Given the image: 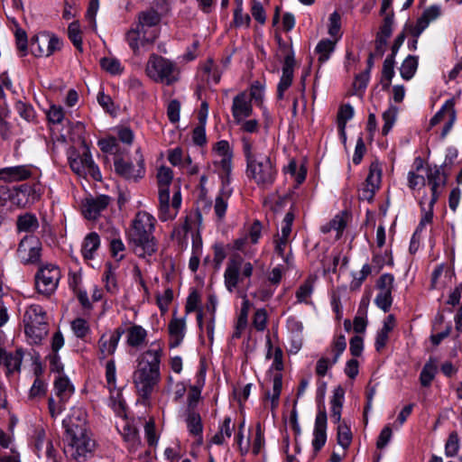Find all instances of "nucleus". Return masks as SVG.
Wrapping results in <instances>:
<instances>
[{"label":"nucleus","instance_id":"f257e3e1","mask_svg":"<svg viewBox=\"0 0 462 462\" xmlns=\"http://www.w3.org/2000/svg\"><path fill=\"white\" fill-rule=\"evenodd\" d=\"M162 346L158 342H152L136 358L133 373V383L137 395L147 402L158 388L161 380L160 365L162 356Z\"/></svg>","mask_w":462,"mask_h":462},{"label":"nucleus","instance_id":"f03ea898","mask_svg":"<svg viewBox=\"0 0 462 462\" xmlns=\"http://www.w3.org/2000/svg\"><path fill=\"white\" fill-rule=\"evenodd\" d=\"M155 218L147 212H138L128 232V241L134 254L145 258L157 251V243L153 236Z\"/></svg>","mask_w":462,"mask_h":462},{"label":"nucleus","instance_id":"7ed1b4c3","mask_svg":"<svg viewBox=\"0 0 462 462\" xmlns=\"http://www.w3.org/2000/svg\"><path fill=\"white\" fill-rule=\"evenodd\" d=\"M243 152L246 161L247 176L262 187L271 186L275 180L277 171L271 158L257 152L250 138H242Z\"/></svg>","mask_w":462,"mask_h":462},{"label":"nucleus","instance_id":"20e7f679","mask_svg":"<svg viewBox=\"0 0 462 462\" xmlns=\"http://www.w3.org/2000/svg\"><path fill=\"white\" fill-rule=\"evenodd\" d=\"M173 179L172 171L165 166L158 170L157 180L159 186V218L162 221L173 219L181 205V195L180 189L174 192L170 203L169 185Z\"/></svg>","mask_w":462,"mask_h":462},{"label":"nucleus","instance_id":"39448f33","mask_svg":"<svg viewBox=\"0 0 462 462\" xmlns=\"http://www.w3.org/2000/svg\"><path fill=\"white\" fill-rule=\"evenodd\" d=\"M66 440L68 442L65 448V454L69 458L77 462H84L93 453L95 441L90 438L88 428L70 426L66 430Z\"/></svg>","mask_w":462,"mask_h":462},{"label":"nucleus","instance_id":"423d86ee","mask_svg":"<svg viewBox=\"0 0 462 462\" xmlns=\"http://www.w3.org/2000/svg\"><path fill=\"white\" fill-rule=\"evenodd\" d=\"M254 272V266L240 254H233L226 263L224 273V282L226 290L233 292L239 284H243L246 279H250Z\"/></svg>","mask_w":462,"mask_h":462},{"label":"nucleus","instance_id":"0eeeda50","mask_svg":"<svg viewBox=\"0 0 462 462\" xmlns=\"http://www.w3.org/2000/svg\"><path fill=\"white\" fill-rule=\"evenodd\" d=\"M175 64L162 56L152 53L146 65V73L156 82L171 85L177 80Z\"/></svg>","mask_w":462,"mask_h":462},{"label":"nucleus","instance_id":"6e6552de","mask_svg":"<svg viewBox=\"0 0 462 462\" xmlns=\"http://www.w3.org/2000/svg\"><path fill=\"white\" fill-rule=\"evenodd\" d=\"M60 277V270L57 265L49 263L41 266L35 274L37 291L47 297L52 295L58 288Z\"/></svg>","mask_w":462,"mask_h":462},{"label":"nucleus","instance_id":"1a4fd4ad","mask_svg":"<svg viewBox=\"0 0 462 462\" xmlns=\"http://www.w3.org/2000/svg\"><path fill=\"white\" fill-rule=\"evenodd\" d=\"M158 37V32L144 31L134 23L125 34V40L134 55H139L142 49L149 50Z\"/></svg>","mask_w":462,"mask_h":462},{"label":"nucleus","instance_id":"9d476101","mask_svg":"<svg viewBox=\"0 0 462 462\" xmlns=\"http://www.w3.org/2000/svg\"><path fill=\"white\" fill-rule=\"evenodd\" d=\"M69 162L71 170L79 176H91L95 180H101V173L98 167L95 164L92 156L88 149L82 154L73 152L69 156Z\"/></svg>","mask_w":462,"mask_h":462},{"label":"nucleus","instance_id":"9b49d317","mask_svg":"<svg viewBox=\"0 0 462 462\" xmlns=\"http://www.w3.org/2000/svg\"><path fill=\"white\" fill-rule=\"evenodd\" d=\"M60 40L48 32H41L31 39V52L36 57H49L54 51L60 50Z\"/></svg>","mask_w":462,"mask_h":462},{"label":"nucleus","instance_id":"f8f14e48","mask_svg":"<svg viewBox=\"0 0 462 462\" xmlns=\"http://www.w3.org/2000/svg\"><path fill=\"white\" fill-rule=\"evenodd\" d=\"M42 243L34 236H25L19 243L17 256L23 264H35L40 262Z\"/></svg>","mask_w":462,"mask_h":462},{"label":"nucleus","instance_id":"ddd939ff","mask_svg":"<svg viewBox=\"0 0 462 462\" xmlns=\"http://www.w3.org/2000/svg\"><path fill=\"white\" fill-rule=\"evenodd\" d=\"M382 180V168L377 161L373 162L369 167L368 175L358 192L361 200L371 202L376 191L380 189Z\"/></svg>","mask_w":462,"mask_h":462},{"label":"nucleus","instance_id":"4468645a","mask_svg":"<svg viewBox=\"0 0 462 462\" xmlns=\"http://www.w3.org/2000/svg\"><path fill=\"white\" fill-rule=\"evenodd\" d=\"M114 165L116 172L128 180L137 181L145 174L144 162L142 156L138 160L136 166L123 159L116 160Z\"/></svg>","mask_w":462,"mask_h":462},{"label":"nucleus","instance_id":"2eb2a0df","mask_svg":"<svg viewBox=\"0 0 462 462\" xmlns=\"http://www.w3.org/2000/svg\"><path fill=\"white\" fill-rule=\"evenodd\" d=\"M123 334H125V329L119 327L109 333L103 334L100 337L97 342L100 359H106L115 354Z\"/></svg>","mask_w":462,"mask_h":462},{"label":"nucleus","instance_id":"dca6fc26","mask_svg":"<svg viewBox=\"0 0 462 462\" xmlns=\"http://www.w3.org/2000/svg\"><path fill=\"white\" fill-rule=\"evenodd\" d=\"M231 112L234 121L240 124L244 119L253 115V106L251 98L245 91L240 92L233 98Z\"/></svg>","mask_w":462,"mask_h":462},{"label":"nucleus","instance_id":"f3484780","mask_svg":"<svg viewBox=\"0 0 462 462\" xmlns=\"http://www.w3.org/2000/svg\"><path fill=\"white\" fill-rule=\"evenodd\" d=\"M404 40V29L399 33L397 36L393 47H392V53L390 56H388L383 65V71H382V85L383 89H387L390 85L391 81L394 76V56L400 50L402 42Z\"/></svg>","mask_w":462,"mask_h":462},{"label":"nucleus","instance_id":"a211bd4d","mask_svg":"<svg viewBox=\"0 0 462 462\" xmlns=\"http://www.w3.org/2000/svg\"><path fill=\"white\" fill-rule=\"evenodd\" d=\"M33 166L23 164L0 169V180L4 182H19L29 180L32 176Z\"/></svg>","mask_w":462,"mask_h":462},{"label":"nucleus","instance_id":"6ab92c4d","mask_svg":"<svg viewBox=\"0 0 462 462\" xmlns=\"http://www.w3.org/2000/svg\"><path fill=\"white\" fill-rule=\"evenodd\" d=\"M327 412L323 407L317 413L313 430L312 447L316 453L323 448L327 441Z\"/></svg>","mask_w":462,"mask_h":462},{"label":"nucleus","instance_id":"aec40b11","mask_svg":"<svg viewBox=\"0 0 462 462\" xmlns=\"http://www.w3.org/2000/svg\"><path fill=\"white\" fill-rule=\"evenodd\" d=\"M295 60L293 54H288L284 58L282 74L277 86V97L282 99L284 92L291 87L293 79Z\"/></svg>","mask_w":462,"mask_h":462},{"label":"nucleus","instance_id":"412c9836","mask_svg":"<svg viewBox=\"0 0 462 462\" xmlns=\"http://www.w3.org/2000/svg\"><path fill=\"white\" fill-rule=\"evenodd\" d=\"M23 359V351L22 348H18L14 352H8L0 347V365L6 368L7 375L20 372Z\"/></svg>","mask_w":462,"mask_h":462},{"label":"nucleus","instance_id":"4be33fe9","mask_svg":"<svg viewBox=\"0 0 462 462\" xmlns=\"http://www.w3.org/2000/svg\"><path fill=\"white\" fill-rule=\"evenodd\" d=\"M110 198L106 195L86 199L82 206L85 217L88 219H96L100 212L108 206Z\"/></svg>","mask_w":462,"mask_h":462},{"label":"nucleus","instance_id":"5701e85b","mask_svg":"<svg viewBox=\"0 0 462 462\" xmlns=\"http://www.w3.org/2000/svg\"><path fill=\"white\" fill-rule=\"evenodd\" d=\"M32 444L34 452L39 457L44 449V456L50 459H54L55 450L51 440H46V433L42 428H36L32 436Z\"/></svg>","mask_w":462,"mask_h":462},{"label":"nucleus","instance_id":"b1692460","mask_svg":"<svg viewBox=\"0 0 462 462\" xmlns=\"http://www.w3.org/2000/svg\"><path fill=\"white\" fill-rule=\"evenodd\" d=\"M233 189L228 186V180H224V185H221L214 204V212L217 220L222 221L226 216L228 206V200L232 196Z\"/></svg>","mask_w":462,"mask_h":462},{"label":"nucleus","instance_id":"393cba45","mask_svg":"<svg viewBox=\"0 0 462 462\" xmlns=\"http://www.w3.org/2000/svg\"><path fill=\"white\" fill-rule=\"evenodd\" d=\"M126 334L125 343L128 346L136 350L143 348L147 344V330L141 325H132L125 330Z\"/></svg>","mask_w":462,"mask_h":462},{"label":"nucleus","instance_id":"a878e982","mask_svg":"<svg viewBox=\"0 0 462 462\" xmlns=\"http://www.w3.org/2000/svg\"><path fill=\"white\" fill-rule=\"evenodd\" d=\"M161 22V15L153 9L140 12L136 21L134 23L144 31L159 32L158 25Z\"/></svg>","mask_w":462,"mask_h":462},{"label":"nucleus","instance_id":"bb28decb","mask_svg":"<svg viewBox=\"0 0 462 462\" xmlns=\"http://www.w3.org/2000/svg\"><path fill=\"white\" fill-rule=\"evenodd\" d=\"M440 14L439 7L433 5L426 9L420 17L418 18L416 24L411 26L409 31L414 37H419L420 34L428 27L429 23L439 17Z\"/></svg>","mask_w":462,"mask_h":462},{"label":"nucleus","instance_id":"cd10ccee","mask_svg":"<svg viewBox=\"0 0 462 462\" xmlns=\"http://www.w3.org/2000/svg\"><path fill=\"white\" fill-rule=\"evenodd\" d=\"M345 398V390L341 386H337L333 391V396L330 401L331 404V420L334 423L341 422V411Z\"/></svg>","mask_w":462,"mask_h":462},{"label":"nucleus","instance_id":"c85d7f7f","mask_svg":"<svg viewBox=\"0 0 462 462\" xmlns=\"http://www.w3.org/2000/svg\"><path fill=\"white\" fill-rule=\"evenodd\" d=\"M24 332L32 345H39L48 335V324L32 325L24 323Z\"/></svg>","mask_w":462,"mask_h":462},{"label":"nucleus","instance_id":"c756f323","mask_svg":"<svg viewBox=\"0 0 462 462\" xmlns=\"http://www.w3.org/2000/svg\"><path fill=\"white\" fill-rule=\"evenodd\" d=\"M23 323L32 325L48 324L46 322V312L43 308L38 304L28 306L24 312Z\"/></svg>","mask_w":462,"mask_h":462},{"label":"nucleus","instance_id":"7c9ffc66","mask_svg":"<svg viewBox=\"0 0 462 462\" xmlns=\"http://www.w3.org/2000/svg\"><path fill=\"white\" fill-rule=\"evenodd\" d=\"M395 326V319L393 315H388L383 321V328L378 331L375 338V348L380 351L383 348L388 341V334Z\"/></svg>","mask_w":462,"mask_h":462},{"label":"nucleus","instance_id":"2f4dec72","mask_svg":"<svg viewBox=\"0 0 462 462\" xmlns=\"http://www.w3.org/2000/svg\"><path fill=\"white\" fill-rule=\"evenodd\" d=\"M100 245V238L95 232L89 233L84 239L81 253L85 259L91 260Z\"/></svg>","mask_w":462,"mask_h":462},{"label":"nucleus","instance_id":"473e14b6","mask_svg":"<svg viewBox=\"0 0 462 462\" xmlns=\"http://www.w3.org/2000/svg\"><path fill=\"white\" fill-rule=\"evenodd\" d=\"M446 178L438 167L430 169L428 174V181L431 186V197H436L438 199L440 194V189L445 184Z\"/></svg>","mask_w":462,"mask_h":462},{"label":"nucleus","instance_id":"72a5a7b5","mask_svg":"<svg viewBox=\"0 0 462 462\" xmlns=\"http://www.w3.org/2000/svg\"><path fill=\"white\" fill-rule=\"evenodd\" d=\"M56 395L60 402H66L74 393V387L67 377L60 376L54 382Z\"/></svg>","mask_w":462,"mask_h":462},{"label":"nucleus","instance_id":"f704fd0d","mask_svg":"<svg viewBox=\"0 0 462 462\" xmlns=\"http://www.w3.org/2000/svg\"><path fill=\"white\" fill-rule=\"evenodd\" d=\"M184 322L180 319H172L169 324V333L171 336L170 346L171 347L178 346L184 337Z\"/></svg>","mask_w":462,"mask_h":462},{"label":"nucleus","instance_id":"c9c22d12","mask_svg":"<svg viewBox=\"0 0 462 462\" xmlns=\"http://www.w3.org/2000/svg\"><path fill=\"white\" fill-rule=\"evenodd\" d=\"M336 41L329 39L321 40L315 48V52L319 55L318 60L320 64L326 62L335 51Z\"/></svg>","mask_w":462,"mask_h":462},{"label":"nucleus","instance_id":"e433bc0d","mask_svg":"<svg viewBox=\"0 0 462 462\" xmlns=\"http://www.w3.org/2000/svg\"><path fill=\"white\" fill-rule=\"evenodd\" d=\"M16 226L19 232L29 233L35 231L39 227V222L33 214L26 213L18 217Z\"/></svg>","mask_w":462,"mask_h":462},{"label":"nucleus","instance_id":"4c0bfd02","mask_svg":"<svg viewBox=\"0 0 462 462\" xmlns=\"http://www.w3.org/2000/svg\"><path fill=\"white\" fill-rule=\"evenodd\" d=\"M63 426L66 430L72 426L80 428H87L86 425V413L81 409H73L71 414L63 420Z\"/></svg>","mask_w":462,"mask_h":462},{"label":"nucleus","instance_id":"58836bf2","mask_svg":"<svg viewBox=\"0 0 462 462\" xmlns=\"http://www.w3.org/2000/svg\"><path fill=\"white\" fill-rule=\"evenodd\" d=\"M399 113V108L393 105H390L389 108L383 112V126L382 129V134L383 135L388 134V133L393 128Z\"/></svg>","mask_w":462,"mask_h":462},{"label":"nucleus","instance_id":"ea45409f","mask_svg":"<svg viewBox=\"0 0 462 462\" xmlns=\"http://www.w3.org/2000/svg\"><path fill=\"white\" fill-rule=\"evenodd\" d=\"M337 444L344 449H346L352 441V432L350 428L346 424L345 421H343L342 423L337 424Z\"/></svg>","mask_w":462,"mask_h":462},{"label":"nucleus","instance_id":"a19ab883","mask_svg":"<svg viewBox=\"0 0 462 462\" xmlns=\"http://www.w3.org/2000/svg\"><path fill=\"white\" fill-rule=\"evenodd\" d=\"M436 201V197H430V199L423 198L420 200V204L423 212V216L421 217L420 226H424L425 224L431 222L433 217V206Z\"/></svg>","mask_w":462,"mask_h":462},{"label":"nucleus","instance_id":"79ce46f5","mask_svg":"<svg viewBox=\"0 0 462 462\" xmlns=\"http://www.w3.org/2000/svg\"><path fill=\"white\" fill-rule=\"evenodd\" d=\"M187 427L190 434L200 436L202 433V423L200 415L195 411H189L186 419Z\"/></svg>","mask_w":462,"mask_h":462},{"label":"nucleus","instance_id":"37998d69","mask_svg":"<svg viewBox=\"0 0 462 462\" xmlns=\"http://www.w3.org/2000/svg\"><path fill=\"white\" fill-rule=\"evenodd\" d=\"M103 281L105 282V286L108 292L115 294L117 291L116 273L112 268L111 263L106 264V270L103 274Z\"/></svg>","mask_w":462,"mask_h":462},{"label":"nucleus","instance_id":"c03bdc74","mask_svg":"<svg viewBox=\"0 0 462 462\" xmlns=\"http://www.w3.org/2000/svg\"><path fill=\"white\" fill-rule=\"evenodd\" d=\"M79 22H72L68 27V36L73 45L82 51V35Z\"/></svg>","mask_w":462,"mask_h":462},{"label":"nucleus","instance_id":"a18cd8bd","mask_svg":"<svg viewBox=\"0 0 462 462\" xmlns=\"http://www.w3.org/2000/svg\"><path fill=\"white\" fill-rule=\"evenodd\" d=\"M329 24H328V34L334 38V41L337 42V40L341 37V16L340 14L335 11L329 16Z\"/></svg>","mask_w":462,"mask_h":462},{"label":"nucleus","instance_id":"49530a36","mask_svg":"<svg viewBox=\"0 0 462 462\" xmlns=\"http://www.w3.org/2000/svg\"><path fill=\"white\" fill-rule=\"evenodd\" d=\"M15 109L25 121L32 122L35 119V110L31 104L19 100L15 103Z\"/></svg>","mask_w":462,"mask_h":462},{"label":"nucleus","instance_id":"de8ad7c7","mask_svg":"<svg viewBox=\"0 0 462 462\" xmlns=\"http://www.w3.org/2000/svg\"><path fill=\"white\" fill-rule=\"evenodd\" d=\"M436 372H437V364L435 361L430 360L424 365V367L420 373V379L421 384L423 386H428L433 380V378L436 374Z\"/></svg>","mask_w":462,"mask_h":462},{"label":"nucleus","instance_id":"09e8293b","mask_svg":"<svg viewBox=\"0 0 462 462\" xmlns=\"http://www.w3.org/2000/svg\"><path fill=\"white\" fill-rule=\"evenodd\" d=\"M222 172L220 174L221 178V185H224V180H228V186H230L231 179V171H232V156H224L220 157L219 162H217Z\"/></svg>","mask_w":462,"mask_h":462},{"label":"nucleus","instance_id":"8fccbe9b","mask_svg":"<svg viewBox=\"0 0 462 462\" xmlns=\"http://www.w3.org/2000/svg\"><path fill=\"white\" fill-rule=\"evenodd\" d=\"M71 328L79 338H84L90 331L88 321L81 318H78L71 322Z\"/></svg>","mask_w":462,"mask_h":462},{"label":"nucleus","instance_id":"3c124183","mask_svg":"<svg viewBox=\"0 0 462 462\" xmlns=\"http://www.w3.org/2000/svg\"><path fill=\"white\" fill-rule=\"evenodd\" d=\"M100 65L103 69L114 75L121 73L123 69L120 61L116 58H103Z\"/></svg>","mask_w":462,"mask_h":462},{"label":"nucleus","instance_id":"603ef678","mask_svg":"<svg viewBox=\"0 0 462 462\" xmlns=\"http://www.w3.org/2000/svg\"><path fill=\"white\" fill-rule=\"evenodd\" d=\"M289 243V239L279 237L275 241V253L290 266L291 264V254H285V248Z\"/></svg>","mask_w":462,"mask_h":462},{"label":"nucleus","instance_id":"864d4df0","mask_svg":"<svg viewBox=\"0 0 462 462\" xmlns=\"http://www.w3.org/2000/svg\"><path fill=\"white\" fill-rule=\"evenodd\" d=\"M451 111H455L454 102L452 99H448L442 106L441 109L439 112H437V114L430 119V125H435L439 124L445 116H447L448 118H449Z\"/></svg>","mask_w":462,"mask_h":462},{"label":"nucleus","instance_id":"5fc2aeb1","mask_svg":"<svg viewBox=\"0 0 462 462\" xmlns=\"http://www.w3.org/2000/svg\"><path fill=\"white\" fill-rule=\"evenodd\" d=\"M125 245L120 238H112L110 241V252L112 256L116 261H121L125 258Z\"/></svg>","mask_w":462,"mask_h":462},{"label":"nucleus","instance_id":"6e6d98bb","mask_svg":"<svg viewBox=\"0 0 462 462\" xmlns=\"http://www.w3.org/2000/svg\"><path fill=\"white\" fill-rule=\"evenodd\" d=\"M372 266L368 263L363 265L361 271L356 274H354V279L350 283L351 290H357L360 288L363 282L366 279V277L371 273Z\"/></svg>","mask_w":462,"mask_h":462},{"label":"nucleus","instance_id":"4d7b16f0","mask_svg":"<svg viewBox=\"0 0 462 462\" xmlns=\"http://www.w3.org/2000/svg\"><path fill=\"white\" fill-rule=\"evenodd\" d=\"M459 449V439L457 432H451L445 445V453L448 457H454Z\"/></svg>","mask_w":462,"mask_h":462},{"label":"nucleus","instance_id":"13d9d810","mask_svg":"<svg viewBox=\"0 0 462 462\" xmlns=\"http://www.w3.org/2000/svg\"><path fill=\"white\" fill-rule=\"evenodd\" d=\"M313 292V286L310 281H306L303 282L296 291V298L298 302H305L307 303L308 299L311 296Z\"/></svg>","mask_w":462,"mask_h":462},{"label":"nucleus","instance_id":"bf43d9fd","mask_svg":"<svg viewBox=\"0 0 462 462\" xmlns=\"http://www.w3.org/2000/svg\"><path fill=\"white\" fill-rule=\"evenodd\" d=\"M250 23V16L243 13L242 0H237V6L234 12V23L236 26L246 25Z\"/></svg>","mask_w":462,"mask_h":462},{"label":"nucleus","instance_id":"052dcab7","mask_svg":"<svg viewBox=\"0 0 462 462\" xmlns=\"http://www.w3.org/2000/svg\"><path fill=\"white\" fill-rule=\"evenodd\" d=\"M346 347V337L343 335L338 336L333 342L332 345V352L334 353V356L332 359V364H336L338 361L339 356L345 351Z\"/></svg>","mask_w":462,"mask_h":462},{"label":"nucleus","instance_id":"680f3d73","mask_svg":"<svg viewBox=\"0 0 462 462\" xmlns=\"http://www.w3.org/2000/svg\"><path fill=\"white\" fill-rule=\"evenodd\" d=\"M354 116V108L351 105L346 104L339 109L337 118L340 128H345L346 124Z\"/></svg>","mask_w":462,"mask_h":462},{"label":"nucleus","instance_id":"e2e57ef3","mask_svg":"<svg viewBox=\"0 0 462 462\" xmlns=\"http://www.w3.org/2000/svg\"><path fill=\"white\" fill-rule=\"evenodd\" d=\"M392 292L379 291L374 299V303L378 308L383 310L384 312L388 311L392 304Z\"/></svg>","mask_w":462,"mask_h":462},{"label":"nucleus","instance_id":"0e129e2a","mask_svg":"<svg viewBox=\"0 0 462 462\" xmlns=\"http://www.w3.org/2000/svg\"><path fill=\"white\" fill-rule=\"evenodd\" d=\"M47 117L51 124H60L64 118V111L60 106L51 105L47 112Z\"/></svg>","mask_w":462,"mask_h":462},{"label":"nucleus","instance_id":"69168bd1","mask_svg":"<svg viewBox=\"0 0 462 462\" xmlns=\"http://www.w3.org/2000/svg\"><path fill=\"white\" fill-rule=\"evenodd\" d=\"M206 125L199 124L192 131V142L198 146H203L207 143Z\"/></svg>","mask_w":462,"mask_h":462},{"label":"nucleus","instance_id":"338daca9","mask_svg":"<svg viewBox=\"0 0 462 462\" xmlns=\"http://www.w3.org/2000/svg\"><path fill=\"white\" fill-rule=\"evenodd\" d=\"M122 436L124 439L133 447L139 443L138 431L131 425H125L124 427Z\"/></svg>","mask_w":462,"mask_h":462},{"label":"nucleus","instance_id":"774afa93","mask_svg":"<svg viewBox=\"0 0 462 462\" xmlns=\"http://www.w3.org/2000/svg\"><path fill=\"white\" fill-rule=\"evenodd\" d=\"M267 313L264 309H259L254 315L253 324L258 331H263L266 328Z\"/></svg>","mask_w":462,"mask_h":462}]
</instances>
